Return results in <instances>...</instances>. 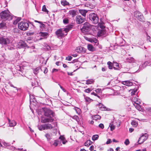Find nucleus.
Here are the masks:
<instances>
[{
	"instance_id": "obj_1",
	"label": "nucleus",
	"mask_w": 151,
	"mask_h": 151,
	"mask_svg": "<svg viewBox=\"0 0 151 151\" xmlns=\"http://www.w3.org/2000/svg\"><path fill=\"white\" fill-rule=\"evenodd\" d=\"M44 114L45 116L47 117L42 119L41 121L43 123L53 122L54 120L53 118L55 116L54 112L50 109L45 108L43 109Z\"/></svg>"
},
{
	"instance_id": "obj_2",
	"label": "nucleus",
	"mask_w": 151,
	"mask_h": 151,
	"mask_svg": "<svg viewBox=\"0 0 151 151\" xmlns=\"http://www.w3.org/2000/svg\"><path fill=\"white\" fill-rule=\"evenodd\" d=\"M1 19L3 21L10 20L13 19V16L11 14L8 10H5L0 13Z\"/></svg>"
},
{
	"instance_id": "obj_3",
	"label": "nucleus",
	"mask_w": 151,
	"mask_h": 151,
	"mask_svg": "<svg viewBox=\"0 0 151 151\" xmlns=\"http://www.w3.org/2000/svg\"><path fill=\"white\" fill-rule=\"evenodd\" d=\"M11 43V40L9 37L3 36L0 37V44L1 45L2 47L6 48V46Z\"/></svg>"
},
{
	"instance_id": "obj_4",
	"label": "nucleus",
	"mask_w": 151,
	"mask_h": 151,
	"mask_svg": "<svg viewBox=\"0 0 151 151\" xmlns=\"http://www.w3.org/2000/svg\"><path fill=\"white\" fill-rule=\"evenodd\" d=\"M60 140H55L53 143H50L51 145L54 146H61L62 145V142L63 144H65L67 142L65 137L63 136H60L59 137Z\"/></svg>"
},
{
	"instance_id": "obj_5",
	"label": "nucleus",
	"mask_w": 151,
	"mask_h": 151,
	"mask_svg": "<svg viewBox=\"0 0 151 151\" xmlns=\"http://www.w3.org/2000/svg\"><path fill=\"white\" fill-rule=\"evenodd\" d=\"M88 18L90 22L93 24H96L99 22V17L97 14L95 13H90Z\"/></svg>"
},
{
	"instance_id": "obj_6",
	"label": "nucleus",
	"mask_w": 151,
	"mask_h": 151,
	"mask_svg": "<svg viewBox=\"0 0 151 151\" xmlns=\"http://www.w3.org/2000/svg\"><path fill=\"white\" fill-rule=\"evenodd\" d=\"M91 29V25L88 23H85L82 27L81 29V32L84 34H87Z\"/></svg>"
},
{
	"instance_id": "obj_7",
	"label": "nucleus",
	"mask_w": 151,
	"mask_h": 151,
	"mask_svg": "<svg viewBox=\"0 0 151 151\" xmlns=\"http://www.w3.org/2000/svg\"><path fill=\"white\" fill-rule=\"evenodd\" d=\"M18 27L21 30L25 31L28 29L29 24L27 22L22 21L18 23Z\"/></svg>"
},
{
	"instance_id": "obj_8",
	"label": "nucleus",
	"mask_w": 151,
	"mask_h": 151,
	"mask_svg": "<svg viewBox=\"0 0 151 151\" xmlns=\"http://www.w3.org/2000/svg\"><path fill=\"white\" fill-rule=\"evenodd\" d=\"M134 15L137 19L141 22L144 21V19L143 15L139 11H136L134 12Z\"/></svg>"
},
{
	"instance_id": "obj_9",
	"label": "nucleus",
	"mask_w": 151,
	"mask_h": 151,
	"mask_svg": "<svg viewBox=\"0 0 151 151\" xmlns=\"http://www.w3.org/2000/svg\"><path fill=\"white\" fill-rule=\"evenodd\" d=\"M148 137V135L147 133H145L142 135L139 138L137 141L138 144H140L143 143Z\"/></svg>"
},
{
	"instance_id": "obj_10",
	"label": "nucleus",
	"mask_w": 151,
	"mask_h": 151,
	"mask_svg": "<svg viewBox=\"0 0 151 151\" xmlns=\"http://www.w3.org/2000/svg\"><path fill=\"white\" fill-rule=\"evenodd\" d=\"M76 20L77 23L78 24H81L84 22L85 20V19L81 15H78L76 17Z\"/></svg>"
},
{
	"instance_id": "obj_11",
	"label": "nucleus",
	"mask_w": 151,
	"mask_h": 151,
	"mask_svg": "<svg viewBox=\"0 0 151 151\" xmlns=\"http://www.w3.org/2000/svg\"><path fill=\"white\" fill-rule=\"evenodd\" d=\"M27 46V45L24 42L20 40L17 43L16 45V47L18 49L24 48Z\"/></svg>"
},
{
	"instance_id": "obj_12",
	"label": "nucleus",
	"mask_w": 151,
	"mask_h": 151,
	"mask_svg": "<svg viewBox=\"0 0 151 151\" xmlns=\"http://www.w3.org/2000/svg\"><path fill=\"white\" fill-rule=\"evenodd\" d=\"M3 145L5 146H8V148L9 149L12 150H23V151H26V150H23V148H18L17 149L12 146H9V144L8 143H7L5 142H4L3 143Z\"/></svg>"
},
{
	"instance_id": "obj_13",
	"label": "nucleus",
	"mask_w": 151,
	"mask_h": 151,
	"mask_svg": "<svg viewBox=\"0 0 151 151\" xmlns=\"http://www.w3.org/2000/svg\"><path fill=\"white\" fill-rule=\"evenodd\" d=\"M55 34L58 38H62L64 36V33L62 29H60L56 31Z\"/></svg>"
},
{
	"instance_id": "obj_14",
	"label": "nucleus",
	"mask_w": 151,
	"mask_h": 151,
	"mask_svg": "<svg viewBox=\"0 0 151 151\" xmlns=\"http://www.w3.org/2000/svg\"><path fill=\"white\" fill-rule=\"evenodd\" d=\"M106 30H99L98 32L97 35L99 37H105L106 36Z\"/></svg>"
},
{
	"instance_id": "obj_15",
	"label": "nucleus",
	"mask_w": 151,
	"mask_h": 151,
	"mask_svg": "<svg viewBox=\"0 0 151 151\" xmlns=\"http://www.w3.org/2000/svg\"><path fill=\"white\" fill-rule=\"evenodd\" d=\"M148 63L147 62H145L143 64L140 65L139 66V69L135 72H139L140 70L145 68L147 65Z\"/></svg>"
},
{
	"instance_id": "obj_16",
	"label": "nucleus",
	"mask_w": 151,
	"mask_h": 151,
	"mask_svg": "<svg viewBox=\"0 0 151 151\" xmlns=\"http://www.w3.org/2000/svg\"><path fill=\"white\" fill-rule=\"evenodd\" d=\"M86 49L84 47L80 46L78 47L76 49V51L78 52L84 53L86 52Z\"/></svg>"
},
{
	"instance_id": "obj_17",
	"label": "nucleus",
	"mask_w": 151,
	"mask_h": 151,
	"mask_svg": "<svg viewBox=\"0 0 151 151\" xmlns=\"http://www.w3.org/2000/svg\"><path fill=\"white\" fill-rule=\"evenodd\" d=\"M79 12L83 16V17H85L86 14L88 12V11L85 9H80L79 10Z\"/></svg>"
},
{
	"instance_id": "obj_18",
	"label": "nucleus",
	"mask_w": 151,
	"mask_h": 151,
	"mask_svg": "<svg viewBox=\"0 0 151 151\" xmlns=\"http://www.w3.org/2000/svg\"><path fill=\"white\" fill-rule=\"evenodd\" d=\"M98 106L100 109L101 111H105L107 110L106 107L101 103H99Z\"/></svg>"
},
{
	"instance_id": "obj_19",
	"label": "nucleus",
	"mask_w": 151,
	"mask_h": 151,
	"mask_svg": "<svg viewBox=\"0 0 151 151\" xmlns=\"http://www.w3.org/2000/svg\"><path fill=\"white\" fill-rule=\"evenodd\" d=\"M122 83L124 85L128 86H132L133 85V83L129 81H123L122 82Z\"/></svg>"
},
{
	"instance_id": "obj_20",
	"label": "nucleus",
	"mask_w": 151,
	"mask_h": 151,
	"mask_svg": "<svg viewBox=\"0 0 151 151\" xmlns=\"http://www.w3.org/2000/svg\"><path fill=\"white\" fill-rule=\"evenodd\" d=\"M14 18V20L13 22V24L14 25H16L17 24L18 22H19L21 19V18L17 17H14L13 16V19Z\"/></svg>"
},
{
	"instance_id": "obj_21",
	"label": "nucleus",
	"mask_w": 151,
	"mask_h": 151,
	"mask_svg": "<svg viewBox=\"0 0 151 151\" xmlns=\"http://www.w3.org/2000/svg\"><path fill=\"white\" fill-rule=\"evenodd\" d=\"M126 61L129 63H134L135 60L132 57H129L127 58Z\"/></svg>"
},
{
	"instance_id": "obj_22",
	"label": "nucleus",
	"mask_w": 151,
	"mask_h": 151,
	"mask_svg": "<svg viewBox=\"0 0 151 151\" xmlns=\"http://www.w3.org/2000/svg\"><path fill=\"white\" fill-rule=\"evenodd\" d=\"M69 14L72 17H74L76 15V11L74 10H71L69 11Z\"/></svg>"
},
{
	"instance_id": "obj_23",
	"label": "nucleus",
	"mask_w": 151,
	"mask_h": 151,
	"mask_svg": "<svg viewBox=\"0 0 151 151\" xmlns=\"http://www.w3.org/2000/svg\"><path fill=\"white\" fill-rule=\"evenodd\" d=\"M40 34V36L44 38H46L49 36L48 33L47 32H41Z\"/></svg>"
},
{
	"instance_id": "obj_24",
	"label": "nucleus",
	"mask_w": 151,
	"mask_h": 151,
	"mask_svg": "<svg viewBox=\"0 0 151 151\" xmlns=\"http://www.w3.org/2000/svg\"><path fill=\"white\" fill-rule=\"evenodd\" d=\"M44 126L45 129H51L53 127L51 124H44Z\"/></svg>"
},
{
	"instance_id": "obj_25",
	"label": "nucleus",
	"mask_w": 151,
	"mask_h": 151,
	"mask_svg": "<svg viewBox=\"0 0 151 151\" xmlns=\"http://www.w3.org/2000/svg\"><path fill=\"white\" fill-rule=\"evenodd\" d=\"M9 126L11 127H14L16 124V123L14 121H11L9 119H8Z\"/></svg>"
},
{
	"instance_id": "obj_26",
	"label": "nucleus",
	"mask_w": 151,
	"mask_h": 151,
	"mask_svg": "<svg viewBox=\"0 0 151 151\" xmlns=\"http://www.w3.org/2000/svg\"><path fill=\"white\" fill-rule=\"evenodd\" d=\"M93 119L97 120H100L101 119V117L99 115H96L92 116Z\"/></svg>"
},
{
	"instance_id": "obj_27",
	"label": "nucleus",
	"mask_w": 151,
	"mask_h": 151,
	"mask_svg": "<svg viewBox=\"0 0 151 151\" xmlns=\"http://www.w3.org/2000/svg\"><path fill=\"white\" fill-rule=\"evenodd\" d=\"M6 27V26L5 23L1 22L0 23V29H4Z\"/></svg>"
},
{
	"instance_id": "obj_28",
	"label": "nucleus",
	"mask_w": 151,
	"mask_h": 151,
	"mask_svg": "<svg viewBox=\"0 0 151 151\" xmlns=\"http://www.w3.org/2000/svg\"><path fill=\"white\" fill-rule=\"evenodd\" d=\"M73 109L75 110L78 114L79 115L81 113V111L80 108L76 107H74Z\"/></svg>"
},
{
	"instance_id": "obj_29",
	"label": "nucleus",
	"mask_w": 151,
	"mask_h": 151,
	"mask_svg": "<svg viewBox=\"0 0 151 151\" xmlns=\"http://www.w3.org/2000/svg\"><path fill=\"white\" fill-rule=\"evenodd\" d=\"M94 82V80L93 79H89L86 81V84L87 85H88L93 83Z\"/></svg>"
},
{
	"instance_id": "obj_30",
	"label": "nucleus",
	"mask_w": 151,
	"mask_h": 151,
	"mask_svg": "<svg viewBox=\"0 0 151 151\" xmlns=\"http://www.w3.org/2000/svg\"><path fill=\"white\" fill-rule=\"evenodd\" d=\"M45 137L47 138V139L48 141H49L50 140V139H51V134L49 133H47L45 135Z\"/></svg>"
},
{
	"instance_id": "obj_31",
	"label": "nucleus",
	"mask_w": 151,
	"mask_h": 151,
	"mask_svg": "<svg viewBox=\"0 0 151 151\" xmlns=\"http://www.w3.org/2000/svg\"><path fill=\"white\" fill-rule=\"evenodd\" d=\"M113 68L114 69L119 70V65L118 63H113Z\"/></svg>"
},
{
	"instance_id": "obj_32",
	"label": "nucleus",
	"mask_w": 151,
	"mask_h": 151,
	"mask_svg": "<svg viewBox=\"0 0 151 151\" xmlns=\"http://www.w3.org/2000/svg\"><path fill=\"white\" fill-rule=\"evenodd\" d=\"M107 65H108V68L109 69H111L113 68L114 66L113 63H112L110 61H109L107 63Z\"/></svg>"
},
{
	"instance_id": "obj_33",
	"label": "nucleus",
	"mask_w": 151,
	"mask_h": 151,
	"mask_svg": "<svg viewBox=\"0 0 151 151\" xmlns=\"http://www.w3.org/2000/svg\"><path fill=\"white\" fill-rule=\"evenodd\" d=\"M38 82L36 80H33L32 82V86H35L38 85Z\"/></svg>"
},
{
	"instance_id": "obj_34",
	"label": "nucleus",
	"mask_w": 151,
	"mask_h": 151,
	"mask_svg": "<svg viewBox=\"0 0 151 151\" xmlns=\"http://www.w3.org/2000/svg\"><path fill=\"white\" fill-rule=\"evenodd\" d=\"M61 4L64 6L69 5V3L66 0L62 1H61Z\"/></svg>"
},
{
	"instance_id": "obj_35",
	"label": "nucleus",
	"mask_w": 151,
	"mask_h": 151,
	"mask_svg": "<svg viewBox=\"0 0 151 151\" xmlns=\"http://www.w3.org/2000/svg\"><path fill=\"white\" fill-rule=\"evenodd\" d=\"M87 47L88 50H89L93 51L94 50V47L91 45H88Z\"/></svg>"
},
{
	"instance_id": "obj_36",
	"label": "nucleus",
	"mask_w": 151,
	"mask_h": 151,
	"mask_svg": "<svg viewBox=\"0 0 151 151\" xmlns=\"http://www.w3.org/2000/svg\"><path fill=\"white\" fill-rule=\"evenodd\" d=\"M84 38L86 40L88 41H89L91 42V43H93V41L94 40V38H89L87 37H84Z\"/></svg>"
},
{
	"instance_id": "obj_37",
	"label": "nucleus",
	"mask_w": 151,
	"mask_h": 151,
	"mask_svg": "<svg viewBox=\"0 0 151 151\" xmlns=\"http://www.w3.org/2000/svg\"><path fill=\"white\" fill-rule=\"evenodd\" d=\"M92 142L90 140H87L85 143V145L86 146H89L91 144Z\"/></svg>"
},
{
	"instance_id": "obj_38",
	"label": "nucleus",
	"mask_w": 151,
	"mask_h": 151,
	"mask_svg": "<svg viewBox=\"0 0 151 151\" xmlns=\"http://www.w3.org/2000/svg\"><path fill=\"white\" fill-rule=\"evenodd\" d=\"M99 137V136L98 135L95 134V135H93L92 137V139L94 141L98 139Z\"/></svg>"
},
{
	"instance_id": "obj_39",
	"label": "nucleus",
	"mask_w": 151,
	"mask_h": 151,
	"mask_svg": "<svg viewBox=\"0 0 151 151\" xmlns=\"http://www.w3.org/2000/svg\"><path fill=\"white\" fill-rule=\"evenodd\" d=\"M40 67H37L36 68L34 71V73L35 75H36L39 72V70L40 69Z\"/></svg>"
},
{
	"instance_id": "obj_40",
	"label": "nucleus",
	"mask_w": 151,
	"mask_h": 151,
	"mask_svg": "<svg viewBox=\"0 0 151 151\" xmlns=\"http://www.w3.org/2000/svg\"><path fill=\"white\" fill-rule=\"evenodd\" d=\"M6 47H7V49L10 50H13L15 49L14 47L10 46L9 45H8L7 46H6Z\"/></svg>"
},
{
	"instance_id": "obj_41",
	"label": "nucleus",
	"mask_w": 151,
	"mask_h": 151,
	"mask_svg": "<svg viewBox=\"0 0 151 151\" xmlns=\"http://www.w3.org/2000/svg\"><path fill=\"white\" fill-rule=\"evenodd\" d=\"M44 124L38 126V128L41 131L45 130V129H44Z\"/></svg>"
},
{
	"instance_id": "obj_42",
	"label": "nucleus",
	"mask_w": 151,
	"mask_h": 151,
	"mask_svg": "<svg viewBox=\"0 0 151 151\" xmlns=\"http://www.w3.org/2000/svg\"><path fill=\"white\" fill-rule=\"evenodd\" d=\"M132 125L134 127H136L137 125V123L134 121H133L131 122Z\"/></svg>"
},
{
	"instance_id": "obj_43",
	"label": "nucleus",
	"mask_w": 151,
	"mask_h": 151,
	"mask_svg": "<svg viewBox=\"0 0 151 151\" xmlns=\"http://www.w3.org/2000/svg\"><path fill=\"white\" fill-rule=\"evenodd\" d=\"M72 118L76 120L77 122H78L79 120V118L77 116L75 115L72 117Z\"/></svg>"
},
{
	"instance_id": "obj_44",
	"label": "nucleus",
	"mask_w": 151,
	"mask_h": 151,
	"mask_svg": "<svg viewBox=\"0 0 151 151\" xmlns=\"http://www.w3.org/2000/svg\"><path fill=\"white\" fill-rule=\"evenodd\" d=\"M136 101H134L135 103L137 104H140V101L139 99H137V98H136Z\"/></svg>"
},
{
	"instance_id": "obj_45",
	"label": "nucleus",
	"mask_w": 151,
	"mask_h": 151,
	"mask_svg": "<svg viewBox=\"0 0 151 151\" xmlns=\"http://www.w3.org/2000/svg\"><path fill=\"white\" fill-rule=\"evenodd\" d=\"M98 25L102 29H104L105 27L104 26L103 23H99L98 24Z\"/></svg>"
},
{
	"instance_id": "obj_46",
	"label": "nucleus",
	"mask_w": 151,
	"mask_h": 151,
	"mask_svg": "<svg viewBox=\"0 0 151 151\" xmlns=\"http://www.w3.org/2000/svg\"><path fill=\"white\" fill-rule=\"evenodd\" d=\"M42 11L43 12H48V11L47 9L46 6L45 5H44L42 8Z\"/></svg>"
},
{
	"instance_id": "obj_47",
	"label": "nucleus",
	"mask_w": 151,
	"mask_h": 151,
	"mask_svg": "<svg viewBox=\"0 0 151 151\" xmlns=\"http://www.w3.org/2000/svg\"><path fill=\"white\" fill-rule=\"evenodd\" d=\"M69 20L67 18H65L63 19V22L64 24H67L68 23Z\"/></svg>"
},
{
	"instance_id": "obj_48",
	"label": "nucleus",
	"mask_w": 151,
	"mask_h": 151,
	"mask_svg": "<svg viewBox=\"0 0 151 151\" xmlns=\"http://www.w3.org/2000/svg\"><path fill=\"white\" fill-rule=\"evenodd\" d=\"M72 59V57L71 56H68L66 57L65 60L68 61H70Z\"/></svg>"
},
{
	"instance_id": "obj_49",
	"label": "nucleus",
	"mask_w": 151,
	"mask_h": 151,
	"mask_svg": "<svg viewBox=\"0 0 151 151\" xmlns=\"http://www.w3.org/2000/svg\"><path fill=\"white\" fill-rule=\"evenodd\" d=\"M86 101L88 102H90L92 100L89 97H86L85 98Z\"/></svg>"
},
{
	"instance_id": "obj_50",
	"label": "nucleus",
	"mask_w": 151,
	"mask_h": 151,
	"mask_svg": "<svg viewBox=\"0 0 151 151\" xmlns=\"http://www.w3.org/2000/svg\"><path fill=\"white\" fill-rule=\"evenodd\" d=\"M124 143L127 145H128L129 143V142L128 139H126L124 142Z\"/></svg>"
},
{
	"instance_id": "obj_51",
	"label": "nucleus",
	"mask_w": 151,
	"mask_h": 151,
	"mask_svg": "<svg viewBox=\"0 0 151 151\" xmlns=\"http://www.w3.org/2000/svg\"><path fill=\"white\" fill-rule=\"evenodd\" d=\"M110 127L111 131L113 130L115 128V126L113 124L111 125Z\"/></svg>"
},
{
	"instance_id": "obj_52",
	"label": "nucleus",
	"mask_w": 151,
	"mask_h": 151,
	"mask_svg": "<svg viewBox=\"0 0 151 151\" xmlns=\"http://www.w3.org/2000/svg\"><path fill=\"white\" fill-rule=\"evenodd\" d=\"M91 90L90 89L88 88L85 90L84 92L86 93H89L91 92Z\"/></svg>"
},
{
	"instance_id": "obj_53",
	"label": "nucleus",
	"mask_w": 151,
	"mask_h": 151,
	"mask_svg": "<svg viewBox=\"0 0 151 151\" xmlns=\"http://www.w3.org/2000/svg\"><path fill=\"white\" fill-rule=\"evenodd\" d=\"M73 25L72 24H69L66 26V27L68 28V29L70 30L73 27Z\"/></svg>"
},
{
	"instance_id": "obj_54",
	"label": "nucleus",
	"mask_w": 151,
	"mask_h": 151,
	"mask_svg": "<svg viewBox=\"0 0 151 151\" xmlns=\"http://www.w3.org/2000/svg\"><path fill=\"white\" fill-rule=\"evenodd\" d=\"M99 128L103 129L104 128V126L103 124H100L99 125Z\"/></svg>"
},
{
	"instance_id": "obj_55",
	"label": "nucleus",
	"mask_w": 151,
	"mask_h": 151,
	"mask_svg": "<svg viewBox=\"0 0 151 151\" xmlns=\"http://www.w3.org/2000/svg\"><path fill=\"white\" fill-rule=\"evenodd\" d=\"M41 25L40 26L41 28L43 29L45 28V24H43L42 22V24H40Z\"/></svg>"
},
{
	"instance_id": "obj_56",
	"label": "nucleus",
	"mask_w": 151,
	"mask_h": 151,
	"mask_svg": "<svg viewBox=\"0 0 151 151\" xmlns=\"http://www.w3.org/2000/svg\"><path fill=\"white\" fill-rule=\"evenodd\" d=\"M112 142V141L111 139H108V140L106 142V144H107L110 143Z\"/></svg>"
},
{
	"instance_id": "obj_57",
	"label": "nucleus",
	"mask_w": 151,
	"mask_h": 151,
	"mask_svg": "<svg viewBox=\"0 0 151 151\" xmlns=\"http://www.w3.org/2000/svg\"><path fill=\"white\" fill-rule=\"evenodd\" d=\"M94 41L93 43H94L95 44H98V40H97L95 38H94Z\"/></svg>"
},
{
	"instance_id": "obj_58",
	"label": "nucleus",
	"mask_w": 151,
	"mask_h": 151,
	"mask_svg": "<svg viewBox=\"0 0 151 151\" xmlns=\"http://www.w3.org/2000/svg\"><path fill=\"white\" fill-rule=\"evenodd\" d=\"M58 85L60 86V88L62 90L64 91V92H66V90L64 88H63V87L62 86H61L60 85V84H58Z\"/></svg>"
},
{
	"instance_id": "obj_59",
	"label": "nucleus",
	"mask_w": 151,
	"mask_h": 151,
	"mask_svg": "<svg viewBox=\"0 0 151 151\" xmlns=\"http://www.w3.org/2000/svg\"><path fill=\"white\" fill-rule=\"evenodd\" d=\"M135 107L138 110H139L140 108V106L139 104H137Z\"/></svg>"
},
{
	"instance_id": "obj_60",
	"label": "nucleus",
	"mask_w": 151,
	"mask_h": 151,
	"mask_svg": "<svg viewBox=\"0 0 151 151\" xmlns=\"http://www.w3.org/2000/svg\"><path fill=\"white\" fill-rule=\"evenodd\" d=\"M107 68L106 67H103L102 68V70L103 71H106Z\"/></svg>"
},
{
	"instance_id": "obj_61",
	"label": "nucleus",
	"mask_w": 151,
	"mask_h": 151,
	"mask_svg": "<svg viewBox=\"0 0 151 151\" xmlns=\"http://www.w3.org/2000/svg\"><path fill=\"white\" fill-rule=\"evenodd\" d=\"M69 30H70L68 29V28H67L66 27L63 30V31H65L66 32H68Z\"/></svg>"
},
{
	"instance_id": "obj_62",
	"label": "nucleus",
	"mask_w": 151,
	"mask_h": 151,
	"mask_svg": "<svg viewBox=\"0 0 151 151\" xmlns=\"http://www.w3.org/2000/svg\"><path fill=\"white\" fill-rule=\"evenodd\" d=\"M45 46H46V49H47V50H49L50 49V47L48 45H47V44H46L45 45Z\"/></svg>"
},
{
	"instance_id": "obj_63",
	"label": "nucleus",
	"mask_w": 151,
	"mask_h": 151,
	"mask_svg": "<svg viewBox=\"0 0 151 151\" xmlns=\"http://www.w3.org/2000/svg\"><path fill=\"white\" fill-rule=\"evenodd\" d=\"M148 113L150 114H151V108H149L148 109Z\"/></svg>"
},
{
	"instance_id": "obj_64",
	"label": "nucleus",
	"mask_w": 151,
	"mask_h": 151,
	"mask_svg": "<svg viewBox=\"0 0 151 151\" xmlns=\"http://www.w3.org/2000/svg\"><path fill=\"white\" fill-rule=\"evenodd\" d=\"M147 39L149 40V41L151 42V38L150 36H148L147 37Z\"/></svg>"
}]
</instances>
